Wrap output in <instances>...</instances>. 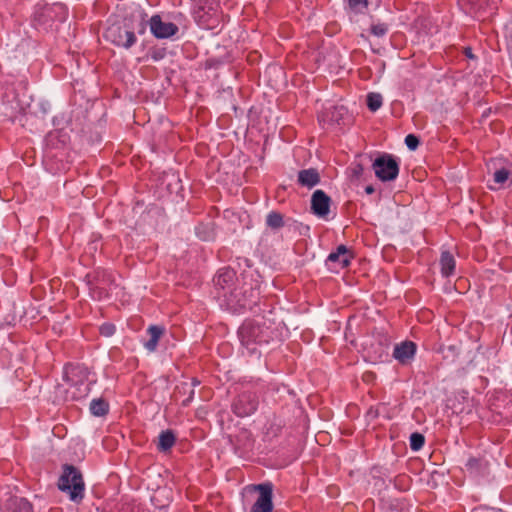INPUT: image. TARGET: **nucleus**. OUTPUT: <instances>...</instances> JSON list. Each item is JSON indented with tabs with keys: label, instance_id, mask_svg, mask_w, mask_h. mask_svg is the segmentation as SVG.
I'll use <instances>...</instances> for the list:
<instances>
[{
	"label": "nucleus",
	"instance_id": "nucleus-1",
	"mask_svg": "<svg viewBox=\"0 0 512 512\" xmlns=\"http://www.w3.org/2000/svg\"><path fill=\"white\" fill-rule=\"evenodd\" d=\"M241 344L254 352L257 346L269 344L277 337V332L267 321H245L238 329Z\"/></svg>",
	"mask_w": 512,
	"mask_h": 512
},
{
	"label": "nucleus",
	"instance_id": "nucleus-2",
	"mask_svg": "<svg viewBox=\"0 0 512 512\" xmlns=\"http://www.w3.org/2000/svg\"><path fill=\"white\" fill-rule=\"evenodd\" d=\"M59 478L58 488L67 492L71 501L80 503L84 498L85 484L82 473L71 464H64Z\"/></svg>",
	"mask_w": 512,
	"mask_h": 512
},
{
	"label": "nucleus",
	"instance_id": "nucleus-3",
	"mask_svg": "<svg viewBox=\"0 0 512 512\" xmlns=\"http://www.w3.org/2000/svg\"><path fill=\"white\" fill-rule=\"evenodd\" d=\"M85 282L90 297L93 300L101 301L109 297L110 289L115 283V277L112 271L98 267L86 274Z\"/></svg>",
	"mask_w": 512,
	"mask_h": 512
},
{
	"label": "nucleus",
	"instance_id": "nucleus-4",
	"mask_svg": "<svg viewBox=\"0 0 512 512\" xmlns=\"http://www.w3.org/2000/svg\"><path fill=\"white\" fill-rule=\"evenodd\" d=\"M259 297V291L254 288L248 290L231 291L229 294H225L224 303L228 310L233 313H243L245 311H251L257 314L260 311L256 299Z\"/></svg>",
	"mask_w": 512,
	"mask_h": 512
},
{
	"label": "nucleus",
	"instance_id": "nucleus-5",
	"mask_svg": "<svg viewBox=\"0 0 512 512\" xmlns=\"http://www.w3.org/2000/svg\"><path fill=\"white\" fill-rule=\"evenodd\" d=\"M104 37L107 41L125 49L131 48L137 41L133 29L127 23L123 25L116 23L109 26L104 33Z\"/></svg>",
	"mask_w": 512,
	"mask_h": 512
},
{
	"label": "nucleus",
	"instance_id": "nucleus-6",
	"mask_svg": "<svg viewBox=\"0 0 512 512\" xmlns=\"http://www.w3.org/2000/svg\"><path fill=\"white\" fill-rule=\"evenodd\" d=\"M258 406L259 397L257 393L251 390H244L233 399L231 410L237 417L244 418L254 414Z\"/></svg>",
	"mask_w": 512,
	"mask_h": 512
},
{
	"label": "nucleus",
	"instance_id": "nucleus-7",
	"mask_svg": "<svg viewBox=\"0 0 512 512\" xmlns=\"http://www.w3.org/2000/svg\"><path fill=\"white\" fill-rule=\"evenodd\" d=\"M373 170L375 176L383 181H393L399 174V163L397 159L388 153H384L377 157L373 162Z\"/></svg>",
	"mask_w": 512,
	"mask_h": 512
},
{
	"label": "nucleus",
	"instance_id": "nucleus-8",
	"mask_svg": "<svg viewBox=\"0 0 512 512\" xmlns=\"http://www.w3.org/2000/svg\"><path fill=\"white\" fill-rule=\"evenodd\" d=\"M273 484L271 482H264L260 484L251 485L252 491H257L259 496L250 512H272L273 510Z\"/></svg>",
	"mask_w": 512,
	"mask_h": 512
},
{
	"label": "nucleus",
	"instance_id": "nucleus-9",
	"mask_svg": "<svg viewBox=\"0 0 512 512\" xmlns=\"http://www.w3.org/2000/svg\"><path fill=\"white\" fill-rule=\"evenodd\" d=\"M237 275L234 269L230 267L221 268L213 279L214 286L218 291V296L225 300V294L235 291Z\"/></svg>",
	"mask_w": 512,
	"mask_h": 512
},
{
	"label": "nucleus",
	"instance_id": "nucleus-10",
	"mask_svg": "<svg viewBox=\"0 0 512 512\" xmlns=\"http://www.w3.org/2000/svg\"><path fill=\"white\" fill-rule=\"evenodd\" d=\"M150 31L158 39H166L174 36L179 28L172 22H164L160 15H153L149 20Z\"/></svg>",
	"mask_w": 512,
	"mask_h": 512
},
{
	"label": "nucleus",
	"instance_id": "nucleus-11",
	"mask_svg": "<svg viewBox=\"0 0 512 512\" xmlns=\"http://www.w3.org/2000/svg\"><path fill=\"white\" fill-rule=\"evenodd\" d=\"M331 198L323 190H315L311 196V211L320 218H326L330 212Z\"/></svg>",
	"mask_w": 512,
	"mask_h": 512
},
{
	"label": "nucleus",
	"instance_id": "nucleus-12",
	"mask_svg": "<svg viewBox=\"0 0 512 512\" xmlns=\"http://www.w3.org/2000/svg\"><path fill=\"white\" fill-rule=\"evenodd\" d=\"M417 352V345L415 342L405 340L399 344H396L393 349V357L401 365L410 364Z\"/></svg>",
	"mask_w": 512,
	"mask_h": 512
},
{
	"label": "nucleus",
	"instance_id": "nucleus-13",
	"mask_svg": "<svg viewBox=\"0 0 512 512\" xmlns=\"http://www.w3.org/2000/svg\"><path fill=\"white\" fill-rule=\"evenodd\" d=\"M353 257V252L349 250L346 245L341 244L336 248V251H333L328 255L326 264L333 263L336 264L338 268L343 269L350 265Z\"/></svg>",
	"mask_w": 512,
	"mask_h": 512
},
{
	"label": "nucleus",
	"instance_id": "nucleus-14",
	"mask_svg": "<svg viewBox=\"0 0 512 512\" xmlns=\"http://www.w3.org/2000/svg\"><path fill=\"white\" fill-rule=\"evenodd\" d=\"M284 427V422L281 418L273 415L271 418L267 420L263 427V439L264 441H271L274 438L280 436L282 429Z\"/></svg>",
	"mask_w": 512,
	"mask_h": 512
},
{
	"label": "nucleus",
	"instance_id": "nucleus-15",
	"mask_svg": "<svg viewBox=\"0 0 512 512\" xmlns=\"http://www.w3.org/2000/svg\"><path fill=\"white\" fill-rule=\"evenodd\" d=\"M297 182L300 186L311 189L320 183V174L316 168L302 169L298 172Z\"/></svg>",
	"mask_w": 512,
	"mask_h": 512
},
{
	"label": "nucleus",
	"instance_id": "nucleus-16",
	"mask_svg": "<svg viewBox=\"0 0 512 512\" xmlns=\"http://www.w3.org/2000/svg\"><path fill=\"white\" fill-rule=\"evenodd\" d=\"M465 468L472 476H483L488 473V462L483 457H470Z\"/></svg>",
	"mask_w": 512,
	"mask_h": 512
},
{
	"label": "nucleus",
	"instance_id": "nucleus-17",
	"mask_svg": "<svg viewBox=\"0 0 512 512\" xmlns=\"http://www.w3.org/2000/svg\"><path fill=\"white\" fill-rule=\"evenodd\" d=\"M439 264H440V272L443 277L448 278V277L454 275L455 268H456V260L452 253H450L447 250L442 251L440 260H439Z\"/></svg>",
	"mask_w": 512,
	"mask_h": 512
},
{
	"label": "nucleus",
	"instance_id": "nucleus-18",
	"mask_svg": "<svg viewBox=\"0 0 512 512\" xmlns=\"http://www.w3.org/2000/svg\"><path fill=\"white\" fill-rule=\"evenodd\" d=\"M165 328L159 325H151L147 329V333L150 335V339L144 343V347L149 352H154L157 349L158 342L163 336Z\"/></svg>",
	"mask_w": 512,
	"mask_h": 512
},
{
	"label": "nucleus",
	"instance_id": "nucleus-19",
	"mask_svg": "<svg viewBox=\"0 0 512 512\" xmlns=\"http://www.w3.org/2000/svg\"><path fill=\"white\" fill-rule=\"evenodd\" d=\"M175 442H176L175 433L170 429L164 430L159 434L157 449L160 452H166V451L170 450L175 445Z\"/></svg>",
	"mask_w": 512,
	"mask_h": 512
},
{
	"label": "nucleus",
	"instance_id": "nucleus-20",
	"mask_svg": "<svg viewBox=\"0 0 512 512\" xmlns=\"http://www.w3.org/2000/svg\"><path fill=\"white\" fill-rule=\"evenodd\" d=\"M93 416L103 417L109 413V403L103 398L93 399L89 406Z\"/></svg>",
	"mask_w": 512,
	"mask_h": 512
},
{
	"label": "nucleus",
	"instance_id": "nucleus-21",
	"mask_svg": "<svg viewBox=\"0 0 512 512\" xmlns=\"http://www.w3.org/2000/svg\"><path fill=\"white\" fill-rule=\"evenodd\" d=\"M8 512H34L32 504L25 498L11 500Z\"/></svg>",
	"mask_w": 512,
	"mask_h": 512
},
{
	"label": "nucleus",
	"instance_id": "nucleus-22",
	"mask_svg": "<svg viewBox=\"0 0 512 512\" xmlns=\"http://www.w3.org/2000/svg\"><path fill=\"white\" fill-rule=\"evenodd\" d=\"M284 217L278 211H271L266 216V225L272 230H279L284 227Z\"/></svg>",
	"mask_w": 512,
	"mask_h": 512
},
{
	"label": "nucleus",
	"instance_id": "nucleus-23",
	"mask_svg": "<svg viewBox=\"0 0 512 512\" xmlns=\"http://www.w3.org/2000/svg\"><path fill=\"white\" fill-rule=\"evenodd\" d=\"M178 393L187 395V398H185L182 401V406L187 407L193 400L195 391L192 388V385L189 384V382H182L180 385L176 387Z\"/></svg>",
	"mask_w": 512,
	"mask_h": 512
},
{
	"label": "nucleus",
	"instance_id": "nucleus-24",
	"mask_svg": "<svg viewBox=\"0 0 512 512\" xmlns=\"http://www.w3.org/2000/svg\"><path fill=\"white\" fill-rule=\"evenodd\" d=\"M65 374H66L67 381H72L73 383H75L71 379V377L81 376L83 378H87L88 371H87V368L82 367L80 365H70V366L66 367Z\"/></svg>",
	"mask_w": 512,
	"mask_h": 512
},
{
	"label": "nucleus",
	"instance_id": "nucleus-25",
	"mask_svg": "<svg viewBox=\"0 0 512 512\" xmlns=\"http://www.w3.org/2000/svg\"><path fill=\"white\" fill-rule=\"evenodd\" d=\"M512 176V169L508 167H502L494 172V181L500 185H504L507 180Z\"/></svg>",
	"mask_w": 512,
	"mask_h": 512
},
{
	"label": "nucleus",
	"instance_id": "nucleus-26",
	"mask_svg": "<svg viewBox=\"0 0 512 512\" xmlns=\"http://www.w3.org/2000/svg\"><path fill=\"white\" fill-rule=\"evenodd\" d=\"M382 105V96L379 93H369L367 95V107L370 111H377Z\"/></svg>",
	"mask_w": 512,
	"mask_h": 512
},
{
	"label": "nucleus",
	"instance_id": "nucleus-27",
	"mask_svg": "<svg viewBox=\"0 0 512 512\" xmlns=\"http://www.w3.org/2000/svg\"><path fill=\"white\" fill-rule=\"evenodd\" d=\"M425 444V437L423 434L414 432L410 436V448L413 451H419Z\"/></svg>",
	"mask_w": 512,
	"mask_h": 512
},
{
	"label": "nucleus",
	"instance_id": "nucleus-28",
	"mask_svg": "<svg viewBox=\"0 0 512 512\" xmlns=\"http://www.w3.org/2000/svg\"><path fill=\"white\" fill-rule=\"evenodd\" d=\"M347 114V109L343 106L334 107L331 111V121L337 124L345 123L344 116Z\"/></svg>",
	"mask_w": 512,
	"mask_h": 512
},
{
	"label": "nucleus",
	"instance_id": "nucleus-29",
	"mask_svg": "<svg viewBox=\"0 0 512 512\" xmlns=\"http://www.w3.org/2000/svg\"><path fill=\"white\" fill-rule=\"evenodd\" d=\"M371 34L377 37H382L388 32V25L386 23H377L371 25Z\"/></svg>",
	"mask_w": 512,
	"mask_h": 512
},
{
	"label": "nucleus",
	"instance_id": "nucleus-30",
	"mask_svg": "<svg viewBox=\"0 0 512 512\" xmlns=\"http://www.w3.org/2000/svg\"><path fill=\"white\" fill-rule=\"evenodd\" d=\"M405 144L410 150H416L420 144V140L416 135L408 134L405 137Z\"/></svg>",
	"mask_w": 512,
	"mask_h": 512
},
{
	"label": "nucleus",
	"instance_id": "nucleus-31",
	"mask_svg": "<svg viewBox=\"0 0 512 512\" xmlns=\"http://www.w3.org/2000/svg\"><path fill=\"white\" fill-rule=\"evenodd\" d=\"M116 331V328L111 323H104L100 327V334L106 337L112 336Z\"/></svg>",
	"mask_w": 512,
	"mask_h": 512
},
{
	"label": "nucleus",
	"instance_id": "nucleus-32",
	"mask_svg": "<svg viewBox=\"0 0 512 512\" xmlns=\"http://www.w3.org/2000/svg\"><path fill=\"white\" fill-rule=\"evenodd\" d=\"M348 5L351 9L357 10L360 6L366 8L368 6V0H347Z\"/></svg>",
	"mask_w": 512,
	"mask_h": 512
},
{
	"label": "nucleus",
	"instance_id": "nucleus-33",
	"mask_svg": "<svg viewBox=\"0 0 512 512\" xmlns=\"http://www.w3.org/2000/svg\"><path fill=\"white\" fill-rule=\"evenodd\" d=\"M363 171H364V168H363L362 164H360V163L355 164L352 169L353 176L356 178L361 177V175L363 174Z\"/></svg>",
	"mask_w": 512,
	"mask_h": 512
},
{
	"label": "nucleus",
	"instance_id": "nucleus-34",
	"mask_svg": "<svg viewBox=\"0 0 512 512\" xmlns=\"http://www.w3.org/2000/svg\"><path fill=\"white\" fill-rule=\"evenodd\" d=\"M464 54L466 57L473 59L474 55L472 53V49L470 47H467L464 49Z\"/></svg>",
	"mask_w": 512,
	"mask_h": 512
},
{
	"label": "nucleus",
	"instance_id": "nucleus-35",
	"mask_svg": "<svg viewBox=\"0 0 512 512\" xmlns=\"http://www.w3.org/2000/svg\"><path fill=\"white\" fill-rule=\"evenodd\" d=\"M189 384H191L192 388L194 389V387H196L200 384V381L197 378H192V380H191V382H189Z\"/></svg>",
	"mask_w": 512,
	"mask_h": 512
},
{
	"label": "nucleus",
	"instance_id": "nucleus-36",
	"mask_svg": "<svg viewBox=\"0 0 512 512\" xmlns=\"http://www.w3.org/2000/svg\"><path fill=\"white\" fill-rule=\"evenodd\" d=\"M374 191H375V189H374V187H373V186H371V185H369V186H367V187L365 188V192H366L367 194H372V193H374Z\"/></svg>",
	"mask_w": 512,
	"mask_h": 512
},
{
	"label": "nucleus",
	"instance_id": "nucleus-37",
	"mask_svg": "<svg viewBox=\"0 0 512 512\" xmlns=\"http://www.w3.org/2000/svg\"><path fill=\"white\" fill-rule=\"evenodd\" d=\"M81 385H84V395H87L88 392H89V385L88 384H84L83 382H81Z\"/></svg>",
	"mask_w": 512,
	"mask_h": 512
},
{
	"label": "nucleus",
	"instance_id": "nucleus-38",
	"mask_svg": "<svg viewBox=\"0 0 512 512\" xmlns=\"http://www.w3.org/2000/svg\"><path fill=\"white\" fill-rule=\"evenodd\" d=\"M144 31H145V25H142V28L139 30V33H140V34H141V33H144Z\"/></svg>",
	"mask_w": 512,
	"mask_h": 512
},
{
	"label": "nucleus",
	"instance_id": "nucleus-39",
	"mask_svg": "<svg viewBox=\"0 0 512 512\" xmlns=\"http://www.w3.org/2000/svg\"><path fill=\"white\" fill-rule=\"evenodd\" d=\"M402 480H405V477H402L401 479H397L396 482L397 481H402Z\"/></svg>",
	"mask_w": 512,
	"mask_h": 512
}]
</instances>
